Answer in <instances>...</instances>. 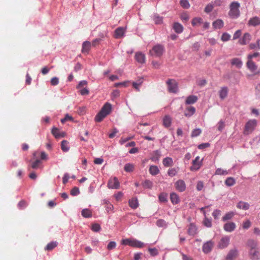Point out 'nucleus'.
Masks as SVG:
<instances>
[{"instance_id": "680f3d73", "label": "nucleus", "mask_w": 260, "mask_h": 260, "mask_svg": "<svg viewBox=\"0 0 260 260\" xmlns=\"http://www.w3.org/2000/svg\"><path fill=\"white\" fill-rule=\"evenodd\" d=\"M51 84L53 86H55V85H56L58 84L59 83V79L58 78L55 77H53L51 79Z\"/></svg>"}, {"instance_id": "774afa93", "label": "nucleus", "mask_w": 260, "mask_h": 260, "mask_svg": "<svg viewBox=\"0 0 260 260\" xmlns=\"http://www.w3.org/2000/svg\"><path fill=\"white\" fill-rule=\"evenodd\" d=\"M218 129L219 131H222L225 126L224 122L222 121H220L218 122Z\"/></svg>"}, {"instance_id": "f3484780", "label": "nucleus", "mask_w": 260, "mask_h": 260, "mask_svg": "<svg viewBox=\"0 0 260 260\" xmlns=\"http://www.w3.org/2000/svg\"><path fill=\"white\" fill-rule=\"evenodd\" d=\"M91 47V43L89 41H85L82 44V52L88 54Z\"/></svg>"}, {"instance_id": "2eb2a0df", "label": "nucleus", "mask_w": 260, "mask_h": 260, "mask_svg": "<svg viewBox=\"0 0 260 260\" xmlns=\"http://www.w3.org/2000/svg\"><path fill=\"white\" fill-rule=\"evenodd\" d=\"M236 227V225L234 222H230L226 223L224 225L223 229L226 232H232L235 230Z\"/></svg>"}, {"instance_id": "603ef678", "label": "nucleus", "mask_w": 260, "mask_h": 260, "mask_svg": "<svg viewBox=\"0 0 260 260\" xmlns=\"http://www.w3.org/2000/svg\"><path fill=\"white\" fill-rule=\"evenodd\" d=\"M101 229V226L98 223H94L92 225L91 230L94 232H98Z\"/></svg>"}, {"instance_id": "5fc2aeb1", "label": "nucleus", "mask_w": 260, "mask_h": 260, "mask_svg": "<svg viewBox=\"0 0 260 260\" xmlns=\"http://www.w3.org/2000/svg\"><path fill=\"white\" fill-rule=\"evenodd\" d=\"M251 223L250 221L248 219H247L245 221L243 222L242 224V228L244 229H248L251 226Z\"/></svg>"}, {"instance_id": "f03ea898", "label": "nucleus", "mask_w": 260, "mask_h": 260, "mask_svg": "<svg viewBox=\"0 0 260 260\" xmlns=\"http://www.w3.org/2000/svg\"><path fill=\"white\" fill-rule=\"evenodd\" d=\"M257 125L256 119L249 120L245 124L244 129V134L248 135L252 133Z\"/></svg>"}, {"instance_id": "0eeeda50", "label": "nucleus", "mask_w": 260, "mask_h": 260, "mask_svg": "<svg viewBox=\"0 0 260 260\" xmlns=\"http://www.w3.org/2000/svg\"><path fill=\"white\" fill-rule=\"evenodd\" d=\"M230 243V238L228 236L222 237L219 241L217 246L220 249H223L228 246Z\"/></svg>"}, {"instance_id": "de8ad7c7", "label": "nucleus", "mask_w": 260, "mask_h": 260, "mask_svg": "<svg viewBox=\"0 0 260 260\" xmlns=\"http://www.w3.org/2000/svg\"><path fill=\"white\" fill-rule=\"evenodd\" d=\"M158 198L160 202H166L167 201V194L162 192L159 194Z\"/></svg>"}, {"instance_id": "7c9ffc66", "label": "nucleus", "mask_w": 260, "mask_h": 260, "mask_svg": "<svg viewBox=\"0 0 260 260\" xmlns=\"http://www.w3.org/2000/svg\"><path fill=\"white\" fill-rule=\"evenodd\" d=\"M223 22L221 19H217L213 23V26L215 29H220L223 26Z\"/></svg>"}, {"instance_id": "6ab92c4d", "label": "nucleus", "mask_w": 260, "mask_h": 260, "mask_svg": "<svg viewBox=\"0 0 260 260\" xmlns=\"http://www.w3.org/2000/svg\"><path fill=\"white\" fill-rule=\"evenodd\" d=\"M128 205L129 207L133 209H136L139 206V203L137 198H133L128 201Z\"/></svg>"}, {"instance_id": "4c0bfd02", "label": "nucleus", "mask_w": 260, "mask_h": 260, "mask_svg": "<svg viewBox=\"0 0 260 260\" xmlns=\"http://www.w3.org/2000/svg\"><path fill=\"white\" fill-rule=\"evenodd\" d=\"M191 23L193 26H198L203 23V20L201 17H194Z\"/></svg>"}, {"instance_id": "bb28decb", "label": "nucleus", "mask_w": 260, "mask_h": 260, "mask_svg": "<svg viewBox=\"0 0 260 260\" xmlns=\"http://www.w3.org/2000/svg\"><path fill=\"white\" fill-rule=\"evenodd\" d=\"M260 24V19L258 17H252L248 21V25L255 26Z\"/></svg>"}, {"instance_id": "72a5a7b5", "label": "nucleus", "mask_w": 260, "mask_h": 260, "mask_svg": "<svg viewBox=\"0 0 260 260\" xmlns=\"http://www.w3.org/2000/svg\"><path fill=\"white\" fill-rule=\"evenodd\" d=\"M61 149L63 152H68L70 147L69 146V142L67 140H63L61 143Z\"/></svg>"}, {"instance_id": "393cba45", "label": "nucleus", "mask_w": 260, "mask_h": 260, "mask_svg": "<svg viewBox=\"0 0 260 260\" xmlns=\"http://www.w3.org/2000/svg\"><path fill=\"white\" fill-rule=\"evenodd\" d=\"M196 109L192 106L187 107L184 111V115L186 117H190L194 114Z\"/></svg>"}, {"instance_id": "20e7f679", "label": "nucleus", "mask_w": 260, "mask_h": 260, "mask_svg": "<svg viewBox=\"0 0 260 260\" xmlns=\"http://www.w3.org/2000/svg\"><path fill=\"white\" fill-rule=\"evenodd\" d=\"M164 51V47L162 45L158 44L153 47L152 49L150 51V53L151 55L159 57L162 55Z\"/></svg>"}, {"instance_id": "9b49d317", "label": "nucleus", "mask_w": 260, "mask_h": 260, "mask_svg": "<svg viewBox=\"0 0 260 260\" xmlns=\"http://www.w3.org/2000/svg\"><path fill=\"white\" fill-rule=\"evenodd\" d=\"M125 31V28L123 27H119L114 31V37L115 39L121 38L123 37Z\"/></svg>"}, {"instance_id": "052dcab7", "label": "nucleus", "mask_w": 260, "mask_h": 260, "mask_svg": "<svg viewBox=\"0 0 260 260\" xmlns=\"http://www.w3.org/2000/svg\"><path fill=\"white\" fill-rule=\"evenodd\" d=\"M214 8L213 4L212 3L208 4L205 8V11L207 13L212 11Z\"/></svg>"}, {"instance_id": "79ce46f5", "label": "nucleus", "mask_w": 260, "mask_h": 260, "mask_svg": "<svg viewBox=\"0 0 260 260\" xmlns=\"http://www.w3.org/2000/svg\"><path fill=\"white\" fill-rule=\"evenodd\" d=\"M134 165L132 164H126L124 166V170L126 172H131L134 171Z\"/></svg>"}, {"instance_id": "c03bdc74", "label": "nucleus", "mask_w": 260, "mask_h": 260, "mask_svg": "<svg viewBox=\"0 0 260 260\" xmlns=\"http://www.w3.org/2000/svg\"><path fill=\"white\" fill-rule=\"evenodd\" d=\"M228 174L227 170H223L221 168H218L215 171V174L218 175H226Z\"/></svg>"}, {"instance_id": "c9c22d12", "label": "nucleus", "mask_w": 260, "mask_h": 260, "mask_svg": "<svg viewBox=\"0 0 260 260\" xmlns=\"http://www.w3.org/2000/svg\"><path fill=\"white\" fill-rule=\"evenodd\" d=\"M149 171L152 175H156L159 173V170L156 166H151Z\"/></svg>"}, {"instance_id": "c85d7f7f", "label": "nucleus", "mask_w": 260, "mask_h": 260, "mask_svg": "<svg viewBox=\"0 0 260 260\" xmlns=\"http://www.w3.org/2000/svg\"><path fill=\"white\" fill-rule=\"evenodd\" d=\"M197 229L195 225L192 223L189 224L188 230L187 233L189 235L193 236L197 233Z\"/></svg>"}, {"instance_id": "8fccbe9b", "label": "nucleus", "mask_w": 260, "mask_h": 260, "mask_svg": "<svg viewBox=\"0 0 260 260\" xmlns=\"http://www.w3.org/2000/svg\"><path fill=\"white\" fill-rule=\"evenodd\" d=\"M148 251L150 254L152 256H156L158 254V250L155 248H148Z\"/></svg>"}, {"instance_id": "423d86ee", "label": "nucleus", "mask_w": 260, "mask_h": 260, "mask_svg": "<svg viewBox=\"0 0 260 260\" xmlns=\"http://www.w3.org/2000/svg\"><path fill=\"white\" fill-rule=\"evenodd\" d=\"M246 66L250 72L253 73L254 75H257L260 73V72L257 70V66L252 60L247 61Z\"/></svg>"}, {"instance_id": "a878e982", "label": "nucleus", "mask_w": 260, "mask_h": 260, "mask_svg": "<svg viewBox=\"0 0 260 260\" xmlns=\"http://www.w3.org/2000/svg\"><path fill=\"white\" fill-rule=\"evenodd\" d=\"M173 28L174 29V31L178 34L181 33L183 30V26L178 22H175L173 24Z\"/></svg>"}, {"instance_id": "2f4dec72", "label": "nucleus", "mask_w": 260, "mask_h": 260, "mask_svg": "<svg viewBox=\"0 0 260 260\" xmlns=\"http://www.w3.org/2000/svg\"><path fill=\"white\" fill-rule=\"evenodd\" d=\"M162 164L164 165V166L169 167H171L173 164V159L171 157H166L165 158L162 160Z\"/></svg>"}, {"instance_id": "6e6d98bb", "label": "nucleus", "mask_w": 260, "mask_h": 260, "mask_svg": "<svg viewBox=\"0 0 260 260\" xmlns=\"http://www.w3.org/2000/svg\"><path fill=\"white\" fill-rule=\"evenodd\" d=\"M201 133V130L200 128L194 129L192 131L191 133V137H195L199 136Z\"/></svg>"}, {"instance_id": "39448f33", "label": "nucleus", "mask_w": 260, "mask_h": 260, "mask_svg": "<svg viewBox=\"0 0 260 260\" xmlns=\"http://www.w3.org/2000/svg\"><path fill=\"white\" fill-rule=\"evenodd\" d=\"M168 90L170 92L176 93L178 91V84L174 79H169L167 81Z\"/></svg>"}, {"instance_id": "4468645a", "label": "nucleus", "mask_w": 260, "mask_h": 260, "mask_svg": "<svg viewBox=\"0 0 260 260\" xmlns=\"http://www.w3.org/2000/svg\"><path fill=\"white\" fill-rule=\"evenodd\" d=\"M238 255V251L236 249H231L228 253L226 259V260H235Z\"/></svg>"}, {"instance_id": "f8f14e48", "label": "nucleus", "mask_w": 260, "mask_h": 260, "mask_svg": "<svg viewBox=\"0 0 260 260\" xmlns=\"http://www.w3.org/2000/svg\"><path fill=\"white\" fill-rule=\"evenodd\" d=\"M176 189L180 192L184 191L186 188L185 182L182 180H178L175 183Z\"/></svg>"}, {"instance_id": "6e6552de", "label": "nucleus", "mask_w": 260, "mask_h": 260, "mask_svg": "<svg viewBox=\"0 0 260 260\" xmlns=\"http://www.w3.org/2000/svg\"><path fill=\"white\" fill-rule=\"evenodd\" d=\"M108 186L109 188L117 189L119 186V182L116 177H114L109 179L108 183Z\"/></svg>"}, {"instance_id": "c756f323", "label": "nucleus", "mask_w": 260, "mask_h": 260, "mask_svg": "<svg viewBox=\"0 0 260 260\" xmlns=\"http://www.w3.org/2000/svg\"><path fill=\"white\" fill-rule=\"evenodd\" d=\"M198 100V98L196 95H189L188 96L185 101L186 104H193L195 103Z\"/></svg>"}, {"instance_id": "a19ab883", "label": "nucleus", "mask_w": 260, "mask_h": 260, "mask_svg": "<svg viewBox=\"0 0 260 260\" xmlns=\"http://www.w3.org/2000/svg\"><path fill=\"white\" fill-rule=\"evenodd\" d=\"M57 244L58 243L56 241L51 242L47 245L45 249L47 250H51L57 246Z\"/></svg>"}, {"instance_id": "f704fd0d", "label": "nucleus", "mask_w": 260, "mask_h": 260, "mask_svg": "<svg viewBox=\"0 0 260 260\" xmlns=\"http://www.w3.org/2000/svg\"><path fill=\"white\" fill-rule=\"evenodd\" d=\"M81 215L85 218H90L92 217V212L88 209H83L81 211Z\"/></svg>"}, {"instance_id": "473e14b6", "label": "nucleus", "mask_w": 260, "mask_h": 260, "mask_svg": "<svg viewBox=\"0 0 260 260\" xmlns=\"http://www.w3.org/2000/svg\"><path fill=\"white\" fill-rule=\"evenodd\" d=\"M170 200L173 204H177L179 202L178 196L175 193H172L170 194Z\"/></svg>"}, {"instance_id": "a211bd4d", "label": "nucleus", "mask_w": 260, "mask_h": 260, "mask_svg": "<svg viewBox=\"0 0 260 260\" xmlns=\"http://www.w3.org/2000/svg\"><path fill=\"white\" fill-rule=\"evenodd\" d=\"M129 246L133 247L143 248L144 246V244L136 239H132Z\"/></svg>"}, {"instance_id": "09e8293b", "label": "nucleus", "mask_w": 260, "mask_h": 260, "mask_svg": "<svg viewBox=\"0 0 260 260\" xmlns=\"http://www.w3.org/2000/svg\"><path fill=\"white\" fill-rule=\"evenodd\" d=\"M203 224L207 228H210L212 226L211 220L207 218L206 216L203 220Z\"/></svg>"}, {"instance_id": "69168bd1", "label": "nucleus", "mask_w": 260, "mask_h": 260, "mask_svg": "<svg viewBox=\"0 0 260 260\" xmlns=\"http://www.w3.org/2000/svg\"><path fill=\"white\" fill-rule=\"evenodd\" d=\"M156 225L159 227H162L166 225V222L163 219H159L156 221Z\"/></svg>"}, {"instance_id": "b1692460", "label": "nucleus", "mask_w": 260, "mask_h": 260, "mask_svg": "<svg viewBox=\"0 0 260 260\" xmlns=\"http://www.w3.org/2000/svg\"><path fill=\"white\" fill-rule=\"evenodd\" d=\"M250 258L252 260L258 259V251L256 249H250L249 252Z\"/></svg>"}, {"instance_id": "864d4df0", "label": "nucleus", "mask_w": 260, "mask_h": 260, "mask_svg": "<svg viewBox=\"0 0 260 260\" xmlns=\"http://www.w3.org/2000/svg\"><path fill=\"white\" fill-rule=\"evenodd\" d=\"M231 38V35L226 32H224L222 35L221 39L223 42L229 41Z\"/></svg>"}, {"instance_id": "13d9d810", "label": "nucleus", "mask_w": 260, "mask_h": 260, "mask_svg": "<svg viewBox=\"0 0 260 260\" xmlns=\"http://www.w3.org/2000/svg\"><path fill=\"white\" fill-rule=\"evenodd\" d=\"M116 243L114 241H111L107 245V249L109 250H111L116 247Z\"/></svg>"}, {"instance_id": "bf43d9fd", "label": "nucleus", "mask_w": 260, "mask_h": 260, "mask_svg": "<svg viewBox=\"0 0 260 260\" xmlns=\"http://www.w3.org/2000/svg\"><path fill=\"white\" fill-rule=\"evenodd\" d=\"M221 214V211L219 210H215L212 213V216L215 219L218 218L219 216Z\"/></svg>"}, {"instance_id": "7ed1b4c3", "label": "nucleus", "mask_w": 260, "mask_h": 260, "mask_svg": "<svg viewBox=\"0 0 260 260\" xmlns=\"http://www.w3.org/2000/svg\"><path fill=\"white\" fill-rule=\"evenodd\" d=\"M240 5L237 2H233L230 5L229 14L231 16H238L240 15Z\"/></svg>"}, {"instance_id": "aec40b11", "label": "nucleus", "mask_w": 260, "mask_h": 260, "mask_svg": "<svg viewBox=\"0 0 260 260\" xmlns=\"http://www.w3.org/2000/svg\"><path fill=\"white\" fill-rule=\"evenodd\" d=\"M251 39V36L248 33H245L243 38L239 40V43L241 45L246 44Z\"/></svg>"}, {"instance_id": "37998d69", "label": "nucleus", "mask_w": 260, "mask_h": 260, "mask_svg": "<svg viewBox=\"0 0 260 260\" xmlns=\"http://www.w3.org/2000/svg\"><path fill=\"white\" fill-rule=\"evenodd\" d=\"M234 216V213L233 212H229L225 214V215L222 217V220L223 221H225L232 219Z\"/></svg>"}, {"instance_id": "3c124183", "label": "nucleus", "mask_w": 260, "mask_h": 260, "mask_svg": "<svg viewBox=\"0 0 260 260\" xmlns=\"http://www.w3.org/2000/svg\"><path fill=\"white\" fill-rule=\"evenodd\" d=\"M177 171L176 169H175L174 168L169 169L168 171V175L170 176H171V177L175 176L177 174Z\"/></svg>"}, {"instance_id": "58836bf2", "label": "nucleus", "mask_w": 260, "mask_h": 260, "mask_svg": "<svg viewBox=\"0 0 260 260\" xmlns=\"http://www.w3.org/2000/svg\"><path fill=\"white\" fill-rule=\"evenodd\" d=\"M236 183L235 179L233 177H228L225 181V184L228 186H232Z\"/></svg>"}, {"instance_id": "412c9836", "label": "nucleus", "mask_w": 260, "mask_h": 260, "mask_svg": "<svg viewBox=\"0 0 260 260\" xmlns=\"http://www.w3.org/2000/svg\"><path fill=\"white\" fill-rule=\"evenodd\" d=\"M136 60L140 63H143L145 61V56L141 52H137L135 54Z\"/></svg>"}, {"instance_id": "4be33fe9", "label": "nucleus", "mask_w": 260, "mask_h": 260, "mask_svg": "<svg viewBox=\"0 0 260 260\" xmlns=\"http://www.w3.org/2000/svg\"><path fill=\"white\" fill-rule=\"evenodd\" d=\"M231 64L233 66H236L238 69L241 68L243 62L240 58H234L231 61Z\"/></svg>"}, {"instance_id": "5701e85b", "label": "nucleus", "mask_w": 260, "mask_h": 260, "mask_svg": "<svg viewBox=\"0 0 260 260\" xmlns=\"http://www.w3.org/2000/svg\"><path fill=\"white\" fill-rule=\"evenodd\" d=\"M249 207L250 205L248 203L243 201L239 202L237 205V208L244 210H248L249 208Z\"/></svg>"}, {"instance_id": "ddd939ff", "label": "nucleus", "mask_w": 260, "mask_h": 260, "mask_svg": "<svg viewBox=\"0 0 260 260\" xmlns=\"http://www.w3.org/2000/svg\"><path fill=\"white\" fill-rule=\"evenodd\" d=\"M229 92V88L226 86L221 87L218 91V94L221 100L225 99L227 96Z\"/></svg>"}, {"instance_id": "338daca9", "label": "nucleus", "mask_w": 260, "mask_h": 260, "mask_svg": "<svg viewBox=\"0 0 260 260\" xmlns=\"http://www.w3.org/2000/svg\"><path fill=\"white\" fill-rule=\"evenodd\" d=\"M204 187V183L202 181H198L197 185V189L199 191L201 190Z\"/></svg>"}, {"instance_id": "ea45409f", "label": "nucleus", "mask_w": 260, "mask_h": 260, "mask_svg": "<svg viewBox=\"0 0 260 260\" xmlns=\"http://www.w3.org/2000/svg\"><path fill=\"white\" fill-rule=\"evenodd\" d=\"M164 125L166 127H169L171 124V118L169 116H166L163 119Z\"/></svg>"}, {"instance_id": "e433bc0d", "label": "nucleus", "mask_w": 260, "mask_h": 260, "mask_svg": "<svg viewBox=\"0 0 260 260\" xmlns=\"http://www.w3.org/2000/svg\"><path fill=\"white\" fill-rule=\"evenodd\" d=\"M247 246L250 248V249H256L257 246V242L252 239H250L248 240L247 243Z\"/></svg>"}, {"instance_id": "e2e57ef3", "label": "nucleus", "mask_w": 260, "mask_h": 260, "mask_svg": "<svg viewBox=\"0 0 260 260\" xmlns=\"http://www.w3.org/2000/svg\"><path fill=\"white\" fill-rule=\"evenodd\" d=\"M41 164V161L39 159H37L31 165V168L36 169L39 167V165Z\"/></svg>"}, {"instance_id": "49530a36", "label": "nucleus", "mask_w": 260, "mask_h": 260, "mask_svg": "<svg viewBox=\"0 0 260 260\" xmlns=\"http://www.w3.org/2000/svg\"><path fill=\"white\" fill-rule=\"evenodd\" d=\"M180 4L184 9H188L190 7V4L187 0H180Z\"/></svg>"}, {"instance_id": "0e129e2a", "label": "nucleus", "mask_w": 260, "mask_h": 260, "mask_svg": "<svg viewBox=\"0 0 260 260\" xmlns=\"http://www.w3.org/2000/svg\"><path fill=\"white\" fill-rule=\"evenodd\" d=\"M79 193V190L78 188L75 187H74L71 191V194L72 196H76Z\"/></svg>"}, {"instance_id": "f257e3e1", "label": "nucleus", "mask_w": 260, "mask_h": 260, "mask_svg": "<svg viewBox=\"0 0 260 260\" xmlns=\"http://www.w3.org/2000/svg\"><path fill=\"white\" fill-rule=\"evenodd\" d=\"M112 110V105L109 103H106L102 108L100 111L95 116L94 120L96 122L102 121L104 118L109 115Z\"/></svg>"}, {"instance_id": "4d7b16f0", "label": "nucleus", "mask_w": 260, "mask_h": 260, "mask_svg": "<svg viewBox=\"0 0 260 260\" xmlns=\"http://www.w3.org/2000/svg\"><path fill=\"white\" fill-rule=\"evenodd\" d=\"M260 56V53L258 52H254L252 54H249L247 56L248 60H252L253 58L257 57Z\"/></svg>"}, {"instance_id": "cd10ccee", "label": "nucleus", "mask_w": 260, "mask_h": 260, "mask_svg": "<svg viewBox=\"0 0 260 260\" xmlns=\"http://www.w3.org/2000/svg\"><path fill=\"white\" fill-rule=\"evenodd\" d=\"M143 82V78L140 77L138 79L136 82H133V86L137 90L139 91V88Z\"/></svg>"}, {"instance_id": "1a4fd4ad", "label": "nucleus", "mask_w": 260, "mask_h": 260, "mask_svg": "<svg viewBox=\"0 0 260 260\" xmlns=\"http://www.w3.org/2000/svg\"><path fill=\"white\" fill-rule=\"evenodd\" d=\"M214 243L212 241H209L204 244L202 249L204 253H208L210 252L214 246Z\"/></svg>"}, {"instance_id": "a18cd8bd", "label": "nucleus", "mask_w": 260, "mask_h": 260, "mask_svg": "<svg viewBox=\"0 0 260 260\" xmlns=\"http://www.w3.org/2000/svg\"><path fill=\"white\" fill-rule=\"evenodd\" d=\"M143 185L145 188L151 189L153 186V183L149 180H146L144 182Z\"/></svg>"}, {"instance_id": "dca6fc26", "label": "nucleus", "mask_w": 260, "mask_h": 260, "mask_svg": "<svg viewBox=\"0 0 260 260\" xmlns=\"http://www.w3.org/2000/svg\"><path fill=\"white\" fill-rule=\"evenodd\" d=\"M52 134L54 136L55 138H59L60 137H64L65 134L63 132H60L56 127H53L51 131Z\"/></svg>"}, {"instance_id": "9d476101", "label": "nucleus", "mask_w": 260, "mask_h": 260, "mask_svg": "<svg viewBox=\"0 0 260 260\" xmlns=\"http://www.w3.org/2000/svg\"><path fill=\"white\" fill-rule=\"evenodd\" d=\"M200 157L197 156L192 161V165L190 167V170L192 171L198 170L202 166V162L199 161Z\"/></svg>"}]
</instances>
